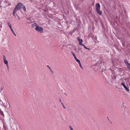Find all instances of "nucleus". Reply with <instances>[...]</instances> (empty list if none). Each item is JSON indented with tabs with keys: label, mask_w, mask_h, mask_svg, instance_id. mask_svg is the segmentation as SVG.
I'll return each instance as SVG.
<instances>
[{
	"label": "nucleus",
	"mask_w": 130,
	"mask_h": 130,
	"mask_svg": "<svg viewBox=\"0 0 130 130\" xmlns=\"http://www.w3.org/2000/svg\"><path fill=\"white\" fill-rule=\"evenodd\" d=\"M61 104L62 105L63 107L64 108V109H65L66 108H65V106H64V105L63 104V103L62 102H61Z\"/></svg>",
	"instance_id": "2eb2a0df"
},
{
	"label": "nucleus",
	"mask_w": 130,
	"mask_h": 130,
	"mask_svg": "<svg viewBox=\"0 0 130 130\" xmlns=\"http://www.w3.org/2000/svg\"><path fill=\"white\" fill-rule=\"evenodd\" d=\"M6 65L7 66V68L8 69V68H9V66H8V64H6Z\"/></svg>",
	"instance_id": "4be33fe9"
},
{
	"label": "nucleus",
	"mask_w": 130,
	"mask_h": 130,
	"mask_svg": "<svg viewBox=\"0 0 130 130\" xmlns=\"http://www.w3.org/2000/svg\"><path fill=\"white\" fill-rule=\"evenodd\" d=\"M47 67L48 68V69H50V71L52 73V74H53V71H52V69L48 65H47Z\"/></svg>",
	"instance_id": "0eeeda50"
},
{
	"label": "nucleus",
	"mask_w": 130,
	"mask_h": 130,
	"mask_svg": "<svg viewBox=\"0 0 130 130\" xmlns=\"http://www.w3.org/2000/svg\"><path fill=\"white\" fill-rule=\"evenodd\" d=\"M11 31H12L13 34L15 36H16V35L14 33V31H13V30L12 29H11Z\"/></svg>",
	"instance_id": "9b49d317"
},
{
	"label": "nucleus",
	"mask_w": 130,
	"mask_h": 130,
	"mask_svg": "<svg viewBox=\"0 0 130 130\" xmlns=\"http://www.w3.org/2000/svg\"><path fill=\"white\" fill-rule=\"evenodd\" d=\"M78 63H79V62H80V60L78 59H77L76 60Z\"/></svg>",
	"instance_id": "a211bd4d"
},
{
	"label": "nucleus",
	"mask_w": 130,
	"mask_h": 130,
	"mask_svg": "<svg viewBox=\"0 0 130 130\" xmlns=\"http://www.w3.org/2000/svg\"><path fill=\"white\" fill-rule=\"evenodd\" d=\"M75 57H74V58L75 59V60H76L77 59V58L76 56Z\"/></svg>",
	"instance_id": "412c9836"
},
{
	"label": "nucleus",
	"mask_w": 130,
	"mask_h": 130,
	"mask_svg": "<svg viewBox=\"0 0 130 130\" xmlns=\"http://www.w3.org/2000/svg\"><path fill=\"white\" fill-rule=\"evenodd\" d=\"M78 64H79V66H81L82 65V64H81V63H80V62H79V63H78Z\"/></svg>",
	"instance_id": "aec40b11"
},
{
	"label": "nucleus",
	"mask_w": 130,
	"mask_h": 130,
	"mask_svg": "<svg viewBox=\"0 0 130 130\" xmlns=\"http://www.w3.org/2000/svg\"><path fill=\"white\" fill-rule=\"evenodd\" d=\"M121 86H123L124 88L125 89V90L127 91L128 92L129 90V88L126 87V86L123 83H122L121 84Z\"/></svg>",
	"instance_id": "20e7f679"
},
{
	"label": "nucleus",
	"mask_w": 130,
	"mask_h": 130,
	"mask_svg": "<svg viewBox=\"0 0 130 130\" xmlns=\"http://www.w3.org/2000/svg\"><path fill=\"white\" fill-rule=\"evenodd\" d=\"M22 8H23L25 11H26V8L24 6H23Z\"/></svg>",
	"instance_id": "f8f14e48"
},
{
	"label": "nucleus",
	"mask_w": 130,
	"mask_h": 130,
	"mask_svg": "<svg viewBox=\"0 0 130 130\" xmlns=\"http://www.w3.org/2000/svg\"><path fill=\"white\" fill-rule=\"evenodd\" d=\"M126 66L127 67V68L130 70V64H129Z\"/></svg>",
	"instance_id": "ddd939ff"
},
{
	"label": "nucleus",
	"mask_w": 130,
	"mask_h": 130,
	"mask_svg": "<svg viewBox=\"0 0 130 130\" xmlns=\"http://www.w3.org/2000/svg\"><path fill=\"white\" fill-rule=\"evenodd\" d=\"M95 7L96 11L100 15H101L102 14V12L100 10V6L99 3H96L95 5Z\"/></svg>",
	"instance_id": "f03ea898"
},
{
	"label": "nucleus",
	"mask_w": 130,
	"mask_h": 130,
	"mask_svg": "<svg viewBox=\"0 0 130 130\" xmlns=\"http://www.w3.org/2000/svg\"><path fill=\"white\" fill-rule=\"evenodd\" d=\"M77 39L79 42V44L80 45H83V44H82V43L83 42V41L82 39H81L79 38V37H78L77 38Z\"/></svg>",
	"instance_id": "39448f33"
},
{
	"label": "nucleus",
	"mask_w": 130,
	"mask_h": 130,
	"mask_svg": "<svg viewBox=\"0 0 130 130\" xmlns=\"http://www.w3.org/2000/svg\"><path fill=\"white\" fill-rule=\"evenodd\" d=\"M59 101L61 103V102H61V100L60 99H59Z\"/></svg>",
	"instance_id": "b1692460"
},
{
	"label": "nucleus",
	"mask_w": 130,
	"mask_h": 130,
	"mask_svg": "<svg viewBox=\"0 0 130 130\" xmlns=\"http://www.w3.org/2000/svg\"><path fill=\"white\" fill-rule=\"evenodd\" d=\"M71 53H72V54L73 55L74 57H75V56H76L75 54L72 52H71Z\"/></svg>",
	"instance_id": "dca6fc26"
},
{
	"label": "nucleus",
	"mask_w": 130,
	"mask_h": 130,
	"mask_svg": "<svg viewBox=\"0 0 130 130\" xmlns=\"http://www.w3.org/2000/svg\"><path fill=\"white\" fill-rule=\"evenodd\" d=\"M34 25L36 27L35 30L36 31L39 32L41 33H43V29L42 27L37 25L36 23H35Z\"/></svg>",
	"instance_id": "7ed1b4c3"
},
{
	"label": "nucleus",
	"mask_w": 130,
	"mask_h": 130,
	"mask_svg": "<svg viewBox=\"0 0 130 130\" xmlns=\"http://www.w3.org/2000/svg\"><path fill=\"white\" fill-rule=\"evenodd\" d=\"M110 82L111 83H112V82L113 81L112 80H111V81H110Z\"/></svg>",
	"instance_id": "393cba45"
},
{
	"label": "nucleus",
	"mask_w": 130,
	"mask_h": 130,
	"mask_svg": "<svg viewBox=\"0 0 130 130\" xmlns=\"http://www.w3.org/2000/svg\"><path fill=\"white\" fill-rule=\"evenodd\" d=\"M23 6V5L21 3H19L17 4L16 7L14 9L13 12V14L14 16H15V14L16 12L21 8H22Z\"/></svg>",
	"instance_id": "f257e3e1"
},
{
	"label": "nucleus",
	"mask_w": 130,
	"mask_h": 130,
	"mask_svg": "<svg viewBox=\"0 0 130 130\" xmlns=\"http://www.w3.org/2000/svg\"><path fill=\"white\" fill-rule=\"evenodd\" d=\"M4 62L5 64H8V62L7 60L6 59V58L5 56H4L3 57Z\"/></svg>",
	"instance_id": "423d86ee"
},
{
	"label": "nucleus",
	"mask_w": 130,
	"mask_h": 130,
	"mask_svg": "<svg viewBox=\"0 0 130 130\" xmlns=\"http://www.w3.org/2000/svg\"><path fill=\"white\" fill-rule=\"evenodd\" d=\"M7 24H8V25L9 26L10 28V29H12V26H11V24L10 23H9V22H8Z\"/></svg>",
	"instance_id": "1a4fd4ad"
},
{
	"label": "nucleus",
	"mask_w": 130,
	"mask_h": 130,
	"mask_svg": "<svg viewBox=\"0 0 130 130\" xmlns=\"http://www.w3.org/2000/svg\"><path fill=\"white\" fill-rule=\"evenodd\" d=\"M124 62L125 63V64H126V66H127L129 64V63H128V61H127V60L126 59L124 60Z\"/></svg>",
	"instance_id": "6e6552de"
},
{
	"label": "nucleus",
	"mask_w": 130,
	"mask_h": 130,
	"mask_svg": "<svg viewBox=\"0 0 130 130\" xmlns=\"http://www.w3.org/2000/svg\"><path fill=\"white\" fill-rule=\"evenodd\" d=\"M112 78L113 79V80H115L116 79V76H112Z\"/></svg>",
	"instance_id": "9d476101"
},
{
	"label": "nucleus",
	"mask_w": 130,
	"mask_h": 130,
	"mask_svg": "<svg viewBox=\"0 0 130 130\" xmlns=\"http://www.w3.org/2000/svg\"><path fill=\"white\" fill-rule=\"evenodd\" d=\"M80 67L82 69H83V68L82 67V65L81 66H80Z\"/></svg>",
	"instance_id": "5701e85b"
},
{
	"label": "nucleus",
	"mask_w": 130,
	"mask_h": 130,
	"mask_svg": "<svg viewBox=\"0 0 130 130\" xmlns=\"http://www.w3.org/2000/svg\"><path fill=\"white\" fill-rule=\"evenodd\" d=\"M69 128H70V129L71 130H73V128H72L71 126H69Z\"/></svg>",
	"instance_id": "f3484780"
},
{
	"label": "nucleus",
	"mask_w": 130,
	"mask_h": 130,
	"mask_svg": "<svg viewBox=\"0 0 130 130\" xmlns=\"http://www.w3.org/2000/svg\"><path fill=\"white\" fill-rule=\"evenodd\" d=\"M82 45V46H83L84 47H85V48L86 49H88L89 50H90V49L89 48H87V47H86L83 44V45Z\"/></svg>",
	"instance_id": "4468645a"
},
{
	"label": "nucleus",
	"mask_w": 130,
	"mask_h": 130,
	"mask_svg": "<svg viewBox=\"0 0 130 130\" xmlns=\"http://www.w3.org/2000/svg\"><path fill=\"white\" fill-rule=\"evenodd\" d=\"M1 27H2V26H1Z\"/></svg>",
	"instance_id": "a878e982"
},
{
	"label": "nucleus",
	"mask_w": 130,
	"mask_h": 130,
	"mask_svg": "<svg viewBox=\"0 0 130 130\" xmlns=\"http://www.w3.org/2000/svg\"><path fill=\"white\" fill-rule=\"evenodd\" d=\"M16 15L18 17V18L19 20H20V18H19V16L17 14H16Z\"/></svg>",
	"instance_id": "6ab92c4d"
}]
</instances>
